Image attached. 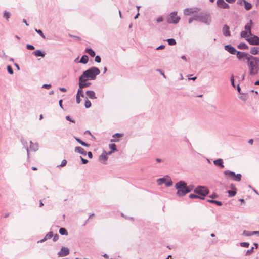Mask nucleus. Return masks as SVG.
Masks as SVG:
<instances>
[{
  "mask_svg": "<svg viewBox=\"0 0 259 259\" xmlns=\"http://www.w3.org/2000/svg\"><path fill=\"white\" fill-rule=\"evenodd\" d=\"M247 64L248 67L249 74L255 76L259 72V58L252 55L247 56Z\"/></svg>",
  "mask_w": 259,
  "mask_h": 259,
  "instance_id": "1",
  "label": "nucleus"
},
{
  "mask_svg": "<svg viewBox=\"0 0 259 259\" xmlns=\"http://www.w3.org/2000/svg\"><path fill=\"white\" fill-rule=\"evenodd\" d=\"M175 188L177 190L176 194L179 197L186 195L192 190V187H191L190 186H187V183L183 181L177 183L175 184Z\"/></svg>",
  "mask_w": 259,
  "mask_h": 259,
  "instance_id": "2",
  "label": "nucleus"
},
{
  "mask_svg": "<svg viewBox=\"0 0 259 259\" xmlns=\"http://www.w3.org/2000/svg\"><path fill=\"white\" fill-rule=\"evenodd\" d=\"M100 73V69L96 67L93 66L83 71L81 75L89 80H94L96 79L97 76Z\"/></svg>",
  "mask_w": 259,
  "mask_h": 259,
  "instance_id": "3",
  "label": "nucleus"
},
{
  "mask_svg": "<svg viewBox=\"0 0 259 259\" xmlns=\"http://www.w3.org/2000/svg\"><path fill=\"white\" fill-rule=\"evenodd\" d=\"M196 21L201 22L209 25L211 23V16L210 15L205 13H200L195 15Z\"/></svg>",
  "mask_w": 259,
  "mask_h": 259,
  "instance_id": "4",
  "label": "nucleus"
},
{
  "mask_svg": "<svg viewBox=\"0 0 259 259\" xmlns=\"http://www.w3.org/2000/svg\"><path fill=\"white\" fill-rule=\"evenodd\" d=\"M223 173L226 178H230L233 181L239 182L241 180L242 176L240 174H236L234 172L229 170H225Z\"/></svg>",
  "mask_w": 259,
  "mask_h": 259,
  "instance_id": "5",
  "label": "nucleus"
},
{
  "mask_svg": "<svg viewBox=\"0 0 259 259\" xmlns=\"http://www.w3.org/2000/svg\"><path fill=\"white\" fill-rule=\"evenodd\" d=\"M166 19L168 23L176 24L179 23L180 17L177 15V11H174L169 14Z\"/></svg>",
  "mask_w": 259,
  "mask_h": 259,
  "instance_id": "6",
  "label": "nucleus"
},
{
  "mask_svg": "<svg viewBox=\"0 0 259 259\" xmlns=\"http://www.w3.org/2000/svg\"><path fill=\"white\" fill-rule=\"evenodd\" d=\"M194 192L196 194L201 195V197L206 196L208 193V190L205 187L199 186L197 187L194 190Z\"/></svg>",
  "mask_w": 259,
  "mask_h": 259,
  "instance_id": "7",
  "label": "nucleus"
},
{
  "mask_svg": "<svg viewBox=\"0 0 259 259\" xmlns=\"http://www.w3.org/2000/svg\"><path fill=\"white\" fill-rule=\"evenodd\" d=\"M88 80H89L87 78H85L83 76L80 75L79 77V83H78L79 87H80V88H81L83 89V88H84L85 87H89L91 85V83L87 82L86 81Z\"/></svg>",
  "mask_w": 259,
  "mask_h": 259,
  "instance_id": "8",
  "label": "nucleus"
},
{
  "mask_svg": "<svg viewBox=\"0 0 259 259\" xmlns=\"http://www.w3.org/2000/svg\"><path fill=\"white\" fill-rule=\"evenodd\" d=\"M250 36V37L248 36L246 40L251 45H259V37L252 34Z\"/></svg>",
  "mask_w": 259,
  "mask_h": 259,
  "instance_id": "9",
  "label": "nucleus"
},
{
  "mask_svg": "<svg viewBox=\"0 0 259 259\" xmlns=\"http://www.w3.org/2000/svg\"><path fill=\"white\" fill-rule=\"evenodd\" d=\"M199 10L197 8H186L184 10V14L185 15H190L191 14L198 12Z\"/></svg>",
  "mask_w": 259,
  "mask_h": 259,
  "instance_id": "10",
  "label": "nucleus"
},
{
  "mask_svg": "<svg viewBox=\"0 0 259 259\" xmlns=\"http://www.w3.org/2000/svg\"><path fill=\"white\" fill-rule=\"evenodd\" d=\"M69 253V250L67 247H63L60 251L58 253V255L60 257H63L67 255Z\"/></svg>",
  "mask_w": 259,
  "mask_h": 259,
  "instance_id": "11",
  "label": "nucleus"
},
{
  "mask_svg": "<svg viewBox=\"0 0 259 259\" xmlns=\"http://www.w3.org/2000/svg\"><path fill=\"white\" fill-rule=\"evenodd\" d=\"M217 4L220 8L227 9L229 8V5L224 0H217Z\"/></svg>",
  "mask_w": 259,
  "mask_h": 259,
  "instance_id": "12",
  "label": "nucleus"
},
{
  "mask_svg": "<svg viewBox=\"0 0 259 259\" xmlns=\"http://www.w3.org/2000/svg\"><path fill=\"white\" fill-rule=\"evenodd\" d=\"M225 49L229 52L230 54L235 55L237 52V50L234 47L232 46L231 45H227L225 46Z\"/></svg>",
  "mask_w": 259,
  "mask_h": 259,
  "instance_id": "13",
  "label": "nucleus"
},
{
  "mask_svg": "<svg viewBox=\"0 0 259 259\" xmlns=\"http://www.w3.org/2000/svg\"><path fill=\"white\" fill-rule=\"evenodd\" d=\"M222 32L223 35L226 36H230V32L229 30V27L227 25H224L223 29H222Z\"/></svg>",
  "mask_w": 259,
  "mask_h": 259,
  "instance_id": "14",
  "label": "nucleus"
},
{
  "mask_svg": "<svg viewBox=\"0 0 259 259\" xmlns=\"http://www.w3.org/2000/svg\"><path fill=\"white\" fill-rule=\"evenodd\" d=\"M53 236V233L52 232H49L48 234H47L43 239L41 240L38 241L37 243H42L47 240L48 239H49L51 238Z\"/></svg>",
  "mask_w": 259,
  "mask_h": 259,
  "instance_id": "15",
  "label": "nucleus"
},
{
  "mask_svg": "<svg viewBox=\"0 0 259 259\" xmlns=\"http://www.w3.org/2000/svg\"><path fill=\"white\" fill-rule=\"evenodd\" d=\"M87 96L91 99H97V97L96 96L95 93L94 91L92 90H88L86 91Z\"/></svg>",
  "mask_w": 259,
  "mask_h": 259,
  "instance_id": "16",
  "label": "nucleus"
},
{
  "mask_svg": "<svg viewBox=\"0 0 259 259\" xmlns=\"http://www.w3.org/2000/svg\"><path fill=\"white\" fill-rule=\"evenodd\" d=\"M236 54L237 55V57L238 59H239V60L242 59V58H243L244 57H245L246 59L247 60V56L249 55L247 53L240 52V51H237V52L236 53Z\"/></svg>",
  "mask_w": 259,
  "mask_h": 259,
  "instance_id": "17",
  "label": "nucleus"
},
{
  "mask_svg": "<svg viewBox=\"0 0 259 259\" xmlns=\"http://www.w3.org/2000/svg\"><path fill=\"white\" fill-rule=\"evenodd\" d=\"M252 24V20H250L249 22L246 24L244 27L245 31H247L250 35H252V33L251 31Z\"/></svg>",
  "mask_w": 259,
  "mask_h": 259,
  "instance_id": "18",
  "label": "nucleus"
},
{
  "mask_svg": "<svg viewBox=\"0 0 259 259\" xmlns=\"http://www.w3.org/2000/svg\"><path fill=\"white\" fill-rule=\"evenodd\" d=\"M213 163L215 165L220 166L221 168H224L223 160L222 159L219 158L213 161Z\"/></svg>",
  "mask_w": 259,
  "mask_h": 259,
  "instance_id": "19",
  "label": "nucleus"
},
{
  "mask_svg": "<svg viewBox=\"0 0 259 259\" xmlns=\"http://www.w3.org/2000/svg\"><path fill=\"white\" fill-rule=\"evenodd\" d=\"M122 136H123V134L118 133H115V134H114L113 135V137L114 138L111 139L110 142H117L119 141L118 138L121 137H122Z\"/></svg>",
  "mask_w": 259,
  "mask_h": 259,
  "instance_id": "20",
  "label": "nucleus"
},
{
  "mask_svg": "<svg viewBox=\"0 0 259 259\" xmlns=\"http://www.w3.org/2000/svg\"><path fill=\"white\" fill-rule=\"evenodd\" d=\"M74 151L77 153H79L84 156H85L87 152L84 150L81 147L77 146L75 148Z\"/></svg>",
  "mask_w": 259,
  "mask_h": 259,
  "instance_id": "21",
  "label": "nucleus"
},
{
  "mask_svg": "<svg viewBox=\"0 0 259 259\" xmlns=\"http://www.w3.org/2000/svg\"><path fill=\"white\" fill-rule=\"evenodd\" d=\"M30 149L31 151H36L38 149V144L37 143H33L32 141H30Z\"/></svg>",
  "mask_w": 259,
  "mask_h": 259,
  "instance_id": "22",
  "label": "nucleus"
},
{
  "mask_svg": "<svg viewBox=\"0 0 259 259\" xmlns=\"http://www.w3.org/2000/svg\"><path fill=\"white\" fill-rule=\"evenodd\" d=\"M167 179H168V176L166 175L163 178L158 179L157 180V183L158 185H161L162 184H165V182L167 181Z\"/></svg>",
  "mask_w": 259,
  "mask_h": 259,
  "instance_id": "23",
  "label": "nucleus"
},
{
  "mask_svg": "<svg viewBox=\"0 0 259 259\" xmlns=\"http://www.w3.org/2000/svg\"><path fill=\"white\" fill-rule=\"evenodd\" d=\"M88 60H89L88 56L86 55H84L81 57L80 60L78 61V63H80L85 64L88 63Z\"/></svg>",
  "mask_w": 259,
  "mask_h": 259,
  "instance_id": "24",
  "label": "nucleus"
},
{
  "mask_svg": "<svg viewBox=\"0 0 259 259\" xmlns=\"http://www.w3.org/2000/svg\"><path fill=\"white\" fill-rule=\"evenodd\" d=\"M108 159V157L107 156V155L105 153H102L99 158V161L103 163H105V162L107 161Z\"/></svg>",
  "mask_w": 259,
  "mask_h": 259,
  "instance_id": "25",
  "label": "nucleus"
},
{
  "mask_svg": "<svg viewBox=\"0 0 259 259\" xmlns=\"http://www.w3.org/2000/svg\"><path fill=\"white\" fill-rule=\"evenodd\" d=\"M85 52L89 54L91 57H94L95 56V52L92 48H87L85 49Z\"/></svg>",
  "mask_w": 259,
  "mask_h": 259,
  "instance_id": "26",
  "label": "nucleus"
},
{
  "mask_svg": "<svg viewBox=\"0 0 259 259\" xmlns=\"http://www.w3.org/2000/svg\"><path fill=\"white\" fill-rule=\"evenodd\" d=\"M250 53L252 55H257L259 54V48L258 47H252L250 49Z\"/></svg>",
  "mask_w": 259,
  "mask_h": 259,
  "instance_id": "27",
  "label": "nucleus"
},
{
  "mask_svg": "<svg viewBox=\"0 0 259 259\" xmlns=\"http://www.w3.org/2000/svg\"><path fill=\"white\" fill-rule=\"evenodd\" d=\"M33 54L36 56L44 57L45 55V53L42 52L40 50H37L34 51Z\"/></svg>",
  "mask_w": 259,
  "mask_h": 259,
  "instance_id": "28",
  "label": "nucleus"
},
{
  "mask_svg": "<svg viewBox=\"0 0 259 259\" xmlns=\"http://www.w3.org/2000/svg\"><path fill=\"white\" fill-rule=\"evenodd\" d=\"M237 47L240 49L246 50L248 49V46L244 42H241L238 45Z\"/></svg>",
  "mask_w": 259,
  "mask_h": 259,
  "instance_id": "29",
  "label": "nucleus"
},
{
  "mask_svg": "<svg viewBox=\"0 0 259 259\" xmlns=\"http://www.w3.org/2000/svg\"><path fill=\"white\" fill-rule=\"evenodd\" d=\"M243 2L244 5V8L246 10H249L251 9L252 5L250 3L247 2L246 0L245 1H243Z\"/></svg>",
  "mask_w": 259,
  "mask_h": 259,
  "instance_id": "30",
  "label": "nucleus"
},
{
  "mask_svg": "<svg viewBox=\"0 0 259 259\" xmlns=\"http://www.w3.org/2000/svg\"><path fill=\"white\" fill-rule=\"evenodd\" d=\"M74 138L76 140V141H77L81 145H82L83 146H85V147H89V146H90L89 144L84 142L83 141L81 140L79 138H78L76 137H74Z\"/></svg>",
  "mask_w": 259,
  "mask_h": 259,
  "instance_id": "31",
  "label": "nucleus"
},
{
  "mask_svg": "<svg viewBox=\"0 0 259 259\" xmlns=\"http://www.w3.org/2000/svg\"><path fill=\"white\" fill-rule=\"evenodd\" d=\"M59 233L62 235H67L68 234V232L66 229L64 228H61L59 229Z\"/></svg>",
  "mask_w": 259,
  "mask_h": 259,
  "instance_id": "32",
  "label": "nucleus"
},
{
  "mask_svg": "<svg viewBox=\"0 0 259 259\" xmlns=\"http://www.w3.org/2000/svg\"><path fill=\"white\" fill-rule=\"evenodd\" d=\"M172 181H171L170 177L168 176V179H167V181L165 183V185L166 187H170L172 185Z\"/></svg>",
  "mask_w": 259,
  "mask_h": 259,
  "instance_id": "33",
  "label": "nucleus"
},
{
  "mask_svg": "<svg viewBox=\"0 0 259 259\" xmlns=\"http://www.w3.org/2000/svg\"><path fill=\"white\" fill-rule=\"evenodd\" d=\"M76 96H79V97H84V94H83V89L81 88H80L79 87V89H78Z\"/></svg>",
  "mask_w": 259,
  "mask_h": 259,
  "instance_id": "34",
  "label": "nucleus"
},
{
  "mask_svg": "<svg viewBox=\"0 0 259 259\" xmlns=\"http://www.w3.org/2000/svg\"><path fill=\"white\" fill-rule=\"evenodd\" d=\"M11 16V14L9 12H7L6 11H5L4 12V15H3V17L6 18V19L8 21L9 20V19L10 18Z\"/></svg>",
  "mask_w": 259,
  "mask_h": 259,
  "instance_id": "35",
  "label": "nucleus"
},
{
  "mask_svg": "<svg viewBox=\"0 0 259 259\" xmlns=\"http://www.w3.org/2000/svg\"><path fill=\"white\" fill-rule=\"evenodd\" d=\"M189 198H191V199H195V198H199V199H204V198L203 197H201V196H199L196 194H191L190 195H189Z\"/></svg>",
  "mask_w": 259,
  "mask_h": 259,
  "instance_id": "36",
  "label": "nucleus"
},
{
  "mask_svg": "<svg viewBox=\"0 0 259 259\" xmlns=\"http://www.w3.org/2000/svg\"><path fill=\"white\" fill-rule=\"evenodd\" d=\"M91 102L88 100V98H86L84 102V106L85 107V108H89L91 107Z\"/></svg>",
  "mask_w": 259,
  "mask_h": 259,
  "instance_id": "37",
  "label": "nucleus"
},
{
  "mask_svg": "<svg viewBox=\"0 0 259 259\" xmlns=\"http://www.w3.org/2000/svg\"><path fill=\"white\" fill-rule=\"evenodd\" d=\"M247 33H248V32L246 31H242L241 32V34H240V36L242 38H246L248 36L250 35L249 34V35H247Z\"/></svg>",
  "mask_w": 259,
  "mask_h": 259,
  "instance_id": "38",
  "label": "nucleus"
},
{
  "mask_svg": "<svg viewBox=\"0 0 259 259\" xmlns=\"http://www.w3.org/2000/svg\"><path fill=\"white\" fill-rule=\"evenodd\" d=\"M167 41L168 42V44L171 46L175 45L176 44V41L175 39L173 38H169L167 40Z\"/></svg>",
  "mask_w": 259,
  "mask_h": 259,
  "instance_id": "39",
  "label": "nucleus"
},
{
  "mask_svg": "<svg viewBox=\"0 0 259 259\" xmlns=\"http://www.w3.org/2000/svg\"><path fill=\"white\" fill-rule=\"evenodd\" d=\"M109 148L112 150L111 151H117L118 150L116 149V146L115 144H111L109 145Z\"/></svg>",
  "mask_w": 259,
  "mask_h": 259,
  "instance_id": "40",
  "label": "nucleus"
},
{
  "mask_svg": "<svg viewBox=\"0 0 259 259\" xmlns=\"http://www.w3.org/2000/svg\"><path fill=\"white\" fill-rule=\"evenodd\" d=\"M35 31L44 39H45L46 37L45 36V35H44L43 34V32L41 30H38V29H35Z\"/></svg>",
  "mask_w": 259,
  "mask_h": 259,
  "instance_id": "41",
  "label": "nucleus"
},
{
  "mask_svg": "<svg viewBox=\"0 0 259 259\" xmlns=\"http://www.w3.org/2000/svg\"><path fill=\"white\" fill-rule=\"evenodd\" d=\"M229 196L233 197L236 194V190H229L228 191Z\"/></svg>",
  "mask_w": 259,
  "mask_h": 259,
  "instance_id": "42",
  "label": "nucleus"
},
{
  "mask_svg": "<svg viewBox=\"0 0 259 259\" xmlns=\"http://www.w3.org/2000/svg\"><path fill=\"white\" fill-rule=\"evenodd\" d=\"M243 234L245 236H252V231H245L244 230L243 232Z\"/></svg>",
  "mask_w": 259,
  "mask_h": 259,
  "instance_id": "43",
  "label": "nucleus"
},
{
  "mask_svg": "<svg viewBox=\"0 0 259 259\" xmlns=\"http://www.w3.org/2000/svg\"><path fill=\"white\" fill-rule=\"evenodd\" d=\"M7 70L10 74H13L14 73L13 70L10 65L7 66Z\"/></svg>",
  "mask_w": 259,
  "mask_h": 259,
  "instance_id": "44",
  "label": "nucleus"
},
{
  "mask_svg": "<svg viewBox=\"0 0 259 259\" xmlns=\"http://www.w3.org/2000/svg\"><path fill=\"white\" fill-rule=\"evenodd\" d=\"M240 245L242 247H248L249 246V243L248 242H241L240 243Z\"/></svg>",
  "mask_w": 259,
  "mask_h": 259,
  "instance_id": "45",
  "label": "nucleus"
},
{
  "mask_svg": "<svg viewBox=\"0 0 259 259\" xmlns=\"http://www.w3.org/2000/svg\"><path fill=\"white\" fill-rule=\"evenodd\" d=\"M253 249H254V247H252L250 249L247 250L246 252V255H249L251 254L252 253V252H253Z\"/></svg>",
  "mask_w": 259,
  "mask_h": 259,
  "instance_id": "46",
  "label": "nucleus"
},
{
  "mask_svg": "<svg viewBox=\"0 0 259 259\" xmlns=\"http://www.w3.org/2000/svg\"><path fill=\"white\" fill-rule=\"evenodd\" d=\"M95 61L97 62V63H100L101 62V57H100V56L97 55V56H95Z\"/></svg>",
  "mask_w": 259,
  "mask_h": 259,
  "instance_id": "47",
  "label": "nucleus"
},
{
  "mask_svg": "<svg viewBox=\"0 0 259 259\" xmlns=\"http://www.w3.org/2000/svg\"><path fill=\"white\" fill-rule=\"evenodd\" d=\"M193 21H196V16L194 15L193 17H191L188 20V23L191 24Z\"/></svg>",
  "mask_w": 259,
  "mask_h": 259,
  "instance_id": "48",
  "label": "nucleus"
},
{
  "mask_svg": "<svg viewBox=\"0 0 259 259\" xmlns=\"http://www.w3.org/2000/svg\"><path fill=\"white\" fill-rule=\"evenodd\" d=\"M67 164V161L65 159L63 160L59 165L60 167H63L65 166Z\"/></svg>",
  "mask_w": 259,
  "mask_h": 259,
  "instance_id": "49",
  "label": "nucleus"
},
{
  "mask_svg": "<svg viewBox=\"0 0 259 259\" xmlns=\"http://www.w3.org/2000/svg\"><path fill=\"white\" fill-rule=\"evenodd\" d=\"M212 203L215 204L218 206H219L222 205V203L221 201H217V200H214V201H212Z\"/></svg>",
  "mask_w": 259,
  "mask_h": 259,
  "instance_id": "50",
  "label": "nucleus"
},
{
  "mask_svg": "<svg viewBox=\"0 0 259 259\" xmlns=\"http://www.w3.org/2000/svg\"><path fill=\"white\" fill-rule=\"evenodd\" d=\"M163 21V17L162 16H160L156 19V22L157 23L161 22Z\"/></svg>",
  "mask_w": 259,
  "mask_h": 259,
  "instance_id": "51",
  "label": "nucleus"
},
{
  "mask_svg": "<svg viewBox=\"0 0 259 259\" xmlns=\"http://www.w3.org/2000/svg\"><path fill=\"white\" fill-rule=\"evenodd\" d=\"M53 241L54 242H55L57 240H58L59 239V235L58 234H55V235H54L53 236Z\"/></svg>",
  "mask_w": 259,
  "mask_h": 259,
  "instance_id": "52",
  "label": "nucleus"
},
{
  "mask_svg": "<svg viewBox=\"0 0 259 259\" xmlns=\"http://www.w3.org/2000/svg\"><path fill=\"white\" fill-rule=\"evenodd\" d=\"M26 47L28 50L34 49V47L33 45H30V44H27L26 46Z\"/></svg>",
  "mask_w": 259,
  "mask_h": 259,
  "instance_id": "53",
  "label": "nucleus"
},
{
  "mask_svg": "<svg viewBox=\"0 0 259 259\" xmlns=\"http://www.w3.org/2000/svg\"><path fill=\"white\" fill-rule=\"evenodd\" d=\"M51 87V85L50 84H44L42 85V88H45V89H49Z\"/></svg>",
  "mask_w": 259,
  "mask_h": 259,
  "instance_id": "54",
  "label": "nucleus"
},
{
  "mask_svg": "<svg viewBox=\"0 0 259 259\" xmlns=\"http://www.w3.org/2000/svg\"><path fill=\"white\" fill-rule=\"evenodd\" d=\"M80 159H81L82 163L83 164H85L88 162V160L83 158L81 156H80Z\"/></svg>",
  "mask_w": 259,
  "mask_h": 259,
  "instance_id": "55",
  "label": "nucleus"
},
{
  "mask_svg": "<svg viewBox=\"0 0 259 259\" xmlns=\"http://www.w3.org/2000/svg\"><path fill=\"white\" fill-rule=\"evenodd\" d=\"M76 103L77 104H79L81 101V100L80 99V97H79V96H76Z\"/></svg>",
  "mask_w": 259,
  "mask_h": 259,
  "instance_id": "56",
  "label": "nucleus"
},
{
  "mask_svg": "<svg viewBox=\"0 0 259 259\" xmlns=\"http://www.w3.org/2000/svg\"><path fill=\"white\" fill-rule=\"evenodd\" d=\"M66 120H67L68 121H70V122H73V123H74V122H75V121H74V120H72V119L70 118V117L69 116H66Z\"/></svg>",
  "mask_w": 259,
  "mask_h": 259,
  "instance_id": "57",
  "label": "nucleus"
},
{
  "mask_svg": "<svg viewBox=\"0 0 259 259\" xmlns=\"http://www.w3.org/2000/svg\"><path fill=\"white\" fill-rule=\"evenodd\" d=\"M230 188L232 189V190H236V187H235V185L234 184H233V183H231L230 185Z\"/></svg>",
  "mask_w": 259,
  "mask_h": 259,
  "instance_id": "58",
  "label": "nucleus"
},
{
  "mask_svg": "<svg viewBox=\"0 0 259 259\" xmlns=\"http://www.w3.org/2000/svg\"><path fill=\"white\" fill-rule=\"evenodd\" d=\"M231 84L232 85V86L235 87V84H234V76H232L231 77Z\"/></svg>",
  "mask_w": 259,
  "mask_h": 259,
  "instance_id": "59",
  "label": "nucleus"
},
{
  "mask_svg": "<svg viewBox=\"0 0 259 259\" xmlns=\"http://www.w3.org/2000/svg\"><path fill=\"white\" fill-rule=\"evenodd\" d=\"M165 48V46L163 45H161L159 46H158V47L156 48V50H160V49H164Z\"/></svg>",
  "mask_w": 259,
  "mask_h": 259,
  "instance_id": "60",
  "label": "nucleus"
},
{
  "mask_svg": "<svg viewBox=\"0 0 259 259\" xmlns=\"http://www.w3.org/2000/svg\"><path fill=\"white\" fill-rule=\"evenodd\" d=\"M218 197L217 195L216 194H213L209 196V197L211 199L215 198Z\"/></svg>",
  "mask_w": 259,
  "mask_h": 259,
  "instance_id": "61",
  "label": "nucleus"
},
{
  "mask_svg": "<svg viewBox=\"0 0 259 259\" xmlns=\"http://www.w3.org/2000/svg\"><path fill=\"white\" fill-rule=\"evenodd\" d=\"M157 71H158L160 72V73L165 78H166V76L165 75V74H164V73L160 70V69H157L156 70Z\"/></svg>",
  "mask_w": 259,
  "mask_h": 259,
  "instance_id": "62",
  "label": "nucleus"
},
{
  "mask_svg": "<svg viewBox=\"0 0 259 259\" xmlns=\"http://www.w3.org/2000/svg\"><path fill=\"white\" fill-rule=\"evenodd\" d=\"M88 156L90 158H92L93 157V154L91 152H88Z\"/></svg>",
  "mask_w": 259,
  "mask_h": 259,
  "instance_id": "63",
  "label": "nucleus"
},
{
  "mask_svg": "<svg viewBox=\"0 0 259 259\" xmlns=\"http://www.w3.org/2000/svg\"><path fill=\"white\" fill-rule=\"evenodd\" d=\"M252 235H259V231H252Z\"/></svg>",
  "mask_w": 259,
  "mask_h": 259,
  "instance_id": "64",
  "label": "nucleus"
}]
</instances>
